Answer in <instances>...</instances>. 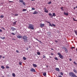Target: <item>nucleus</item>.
Segmentation results:
<instances>
[{"label": "nucleus", "instance_id": "4d7b16f0", "mask_svg": "<svg viewBox=\"0 0 77 77\" xmlns=\"http://www.w3.org/2000/svg\"><path fill=\"white\" fill-rule=\"evenodd\" d=\"M60 9H63V7H61V8H60Z\"/></svg>", "mask_w": 77, "mask_h": 77}, {"label": "nucleus", "instance_id": "680f3d73", "mask_svg": "<svg viewBox=\"0 0 77 77\" xmlns=\"http://www.w3.org/2000/svg\"><path fill=\"white\" fill-rule=\"evenodd\" d=\"M75 8H77V6L75 7Z\"/></svg>", "mask_w": 77, "mask_h": 77}, {"label": "nucleus", "instance_id": "393cba45", "mask_svg": "<svg viewBox=\"0 0 77 77\" xmlns=\"http://www.w3.org/2000/svg\"><path fill=\"white\" fill-rule=\"evenodd\" d=\"M19 65H22V62H19Z\"/></svg>", "mask_w": 77, "mask_h": 77}, {"label": "nucleus", "instance_id": "4be33fe9", "mask_svg": "<svg viewBox=\"0 0 77 77\" xmlns=\"http://www.w3.org/2000/svg\"><path fill=\"white\" fill-rule=\"evenodd\" d=\"M0 18H4V16H3V15H1L0 16Z\"/></svg>", "mask_w": 77, "mask_h": 77}, {"label": "nucleus", "instance_id": "052dcab7", "mask_svg": "<svg viewBox=\"0 0 77 77\" xmlns=\"http://www.w3.org/2000/svg\"><path fill=\"white\" fill-rule=\"evenodd\" d=\"M75 7H74V10H75Z\"/></svg>", "mask_w": 77, "mask_h": 77}, {"label": "nucleus", "instance_id": "a211bd4d", "mask_svg": "<svg viewBox=\"0 0 77 77\" xmlns=\"http://www.w3.org/2000/svg\"><path fill=\"white\" fill-rule=\"evenodd\" d=\"M73 71L74 72H75V73H77V70H76V69H74Z\"/></svg>", "mask_w": 77, "mask_h": 77}, {"label": "nucleus", "instance_id": "c756f323", "mask_svg": "<svg viewBox=\"0 0 77 77\" xmlns=\"http://www.w3.org/2000/svg\"><path fill=\"white\" fill-rule=\"evenodd\" d=\"M23 59L24 60H26V58L25 57H23Z\"/></svg>", "mask_w": 77, "mask_h": 77}, {"label": "nucleus", "instance_id": "c85d7f7f", "mask_svg": "<svg viewBox=\"0 0 77 77\" xmlns=\"http://www.w3.org/2000/svg\"><path fill=\"white\" fill-rule=\"evenodd\" d=\"M37 54L38 55H40V54H41L40 53V52H37Z\"/></svg>", "mask_w": 77, "mask_h": 77}, {"label": "nucleus", "instance_id": "1a4fd4ad", "mask_svg": "<svg viewBox=\"0 0 77 77\" xmlns=\"http://www.w3.org/2000/svg\"><path fill=\"white\" fill-rule=\"evenodd\" d=\"M45 25V24H44L42 23V24H40V27L41 28L42 27H44V26Z\"/></svg>", "mask_w": 77, "mask_h": 77}, {"label": "nucleus", "instance_id": "603ef678", "mask_svg": "<svg viewBox=\"0 0 77 77\" xmlns=\"http://www.w3.org/2000/svg\"><path fill=\"white\" fill-rule=\"evenodd\" d=\"M35 39H36V40H37V41H39V40H38V39H37V38H35Z\"/></svg>", "mask_w": 77, "mask_h": 77}, {"label": "nucleus", "instance_id": "423d86ee", "mask_svg": "<svg viewBox=\"0 0 77 77\" xmlns=\"http://www.w3.org/2000/svg\"><path fill=\"white\" fill-rule=\"evenodd\" d=\"M45 11V12H46V13H48V10H47V8H44V9Z\"/></svg>", "mask_w": 77, "mask_h": 77}, {"label": "nucleus", "instance_id": "a878e982", "mask_svg": "<svg viewBox=\"0 0 77 77\" xmlns=\"http://www.w3.org/2000/svg\"><path fill=\"white\" fill-rule=\"evenodd\" d=\"M27 11V10H26V9H23L22 11L23 12H24V11Z\"/></svg>", "mask_w": 77, "mask_h": 77}, {"label": "nucleus", "instance_id": "2eb2a0df", "mask_svg": "<svg viewBox=\"0 0 77 77\" xmlns=\"http://www.w3.org/2000/svg\"><path fill=\"white\" fill-rule=\"evenodd\" d=\"M43 75L44 76H45L47 75V74L45 72H44L43 73Z\"/></svg>", "mask_w": 77, "mask_h": 77}, {"label": "nucleus", "instance_id": "473e14b6", "mask_svg": "<svg viewBox=\"0 0 77 77\" xmlns=\"http://www.w3.org/2000/svg\"><path fill=\"white\" fill-rule=\"evenodd\" d=\"M12 75L13 76V77H15V75L14 73H13Z\"/></svg>", "mask_w": 77, "mask_h": 77}, {"label": "nucleus", "instance_id": "69168bd1", "mask_svg": "<svg viewBox=\"0 0 77 77\" xmlns=\"http://www.w3.org/2000/svg\"><path fill=\"white\" fill-rule=\"evenodd\" d=\"M47 66V68L48 67V66Z\"/></svg>", "mask_w": 77, "mask_h": 77}, {"label": "nucleus", "instance_id": "bb28decb", "mask_svg": "<svg viewBox=\"0 0 77 77\" xmlns=\"http://www.w3.org/2000/svg\"><path fill=\"white\" fill-rule=\"evenodd\" d=\"M1 39H5V37H1Z\"/></svg>", "mask_w": 77, "mask_h": 77}, {"label": "nucleus", "instance_id": "4468645a", "mask_svg": "<svg viewBox=\"0 0 77 77\" xmlns=\"http://www.w3.org/2000/svg\"><path fill=\"white\" fill-rule=\"evenodd\" d=\"M32 65L33 66H34V67H37V65H36V64H32Z\"/></svg>", "mask_w": 77, "mask_h": 77}, {"label": "nucleus", "instance_id": "e433bc0d", "mask_svg": "<svg viewBox=\"0 0 77 77\" xmlns=\"http://www.w3.org/2000/svg\"><path fill=\"white\" fill-rule=\"evenodd\" d=\"M15 16H18V14H15Z\"/></svg>", "mask_w": 77, "mask_h": 77}, {"label": "nucleus", "instance_id": "58836bf2", "mask_svg": "<svg viewBox=\"0 0 77 77\" xmlns=\"http://www.w3.org/2000/svg\"><path fill=\"white\" fill-rule=\"evenodd\" d=\"M52 25L53 26H54V27H55L56 26V25L54 24H52Z\"/></svg>", "mask_w": 77, "mask_h": 77}, {"label": "nucleus", "instance_id": "7ed1b4c3", "mask_svg": "<svg viewBox=\"0 0 77 77\" xmlns=\"http://www.w3.org/2000/svg\"><path fill=\"white\" fill-rule=\"evenodd\" d=\"M23 39L24 40V42H25L26 43L28 41L27 40V37L26 36H23Z\"/></svg>", "mask_w": 77, "mask_h": 77}, {"label": "nucleus", "instance_id": "dca6fc26", "mask_svg": "<svg viewBox=\"0 0 77 77\" xmlns=\"http://www.w3.org/2000/svg\"><path fill=\"white\" fill-rule=\"evenodd\" d=\"M56 16V14H55V13H53V15L51 17H55Z\"/></svg>", "mask_w": 77, "mask_h": 77}, {"label": "nucleus", "instance_id": "20e7f679", "mask_svg": "<svg viewBox=\"0 0 77 77\" xmlns=\"http://www.w3.org/2000/svg\"><path fill=\"white\" fill-rule=\"evenodd\" d=\"M57 54H58V55H59V57H60V58L62 59H63V56H62V55H61V54H60V53H57Z\"/></svg>", "mask_w": 77, "mask_h": 77}, {"label": "nucleus", "instance_id": "13d9d810", "mask_svg": "<svg viewBox=\"0 0 77 77\" xmlns=\"http://www.w3.org/2000/svg\"><path fill=\"white\" fill-rule=\"evenodd\" d=\"M51 50H54V49H53V48H51Z\"/></svg>", "mask_w": 77, "mask_h": 77}, {"label": "nucleus", "instance_id": "ea45409f", "mask_svg": "<svg viewBox=\"0 0 77 77\" xmlns=\"http://www.w3.org/2000/svg\"><path fill=\"white\" fill-rule=\"evenodd\" d=\"M38 41L39 42H40V43H42V42H41V40H38Z\"/></svg>", "mask_w": 77, "mask_h": 77}, {"label": "nucleus", "instance_id": "b1692460", "mask_svg": "<svg viewBox=\"0 0 77 77\" xmlns=\"http://www.w3.org/2000/svg\"><path fill=\"white\" fill-rule=\"evenodd\" d=\"M49 16H51V17H52V14H51V13H50L49 14Z\"/></svg>", "mask_w": 77, "mask_h": 77}, {"label": "nucleus", "instance_id": "864d4df0", "mask_svg": "<svg viewBox=\"0 0 77 77\" xmlns=\"http://www.w3.org/2000/svg\"><path fill=\"white\" fill-rule=\"evenodd\" d=\"M73 20L74 21H76V20H75V19H74V18H73Z\"/></svg>", "mask_w": 77, "mask_h": 77}, {"label": "nucleus", "instance_id": "8fccbe9b", "mask_svg": "<svg viewBox=\"0 0 77 77\" xmlns=\"http://www.w3.org/2000/svg\"><path fill=\"white\" fill-rule=\"evenodd\" d=\"M16 52H17V53H19V51H18L17 50V51H16Z\"/></svg>", "mask_w": 77, "mask_h": 77}, {"label": "nucleus", "instance_id": "c03bdc74", "mask_svg": "<svg viewBox=\"0 0 77 77\" xmlns=\"http://www.w3.org/2000/svg\"><path fill=\"white\" fill-rule=\"evenodd\" d=\"M2 57V55H0V59H1Z\"/></svg>", "mask_w": 77, "mask_h": 77}, {"label": "nucleus", "instance_id": "aec40b11", "mask_svg": "<svg viewBox=\"0 0 77 77\" xmlns=\"http://www.w3.org/2000/svg\"><path fill=\"white\" fill-rule=\"evenodd\" d=\"M17 23V21H16L15 22H14L13 23V25H16V24Z\"/></svg>", "mask_w": 77, "mask_h": 77}, {"label": "nucleus", "instance_id": "5fc2aeb1", "mask_svg": "<svg viewBox=\"0 0 77 77\" xmlns=\"http://www.w3.org/2000/svg\"><path fill=\"white\" fill-rule=\"evenodd\" d=\"M12 40H15V38H13L12 39Z\"/></svg>", "mask_w": 77, "mask_h": 77}, {"label": "nucleus", "instance_id": "9b49d317", "mask_svg": "<svg viewBox=\"0 0 77 77\" xmlns=\"http://www.w3.org/2000/svg\"><path fill=\"white\" fill-rule=\"evenodd\" d=\"M47 23H49V26H51V27H53V26H52V25H51V23H50V22H47Z\"/></svg>", "mask_w": 77, "mask_h": 77}, {"label": "nucleus", "instance_id": "5701e85b", "mask_svg": "<svg viewBox=\"0 0 77 77\" xmlns=\"http://www.w3.org/2000/svg\"><path fill=\"white\" fill-rule=\"evenodd\" d=\"M76 35H77V30H75L74 31Z\"/></svg>", "mask_w": 77, "mask_h": 77}, {"label": "nucleus", "instance_id": "338daca9", "mask_svg": "<svg viewBox=\"0 0 77 77\" xmlns=\"http://www.w3.org/2000/svg\"><path fill=\"white\" fill-rule=\"evenodd\" d=\"M3 77H5V76H3Z\"/></svg>", "mask_w": 77, "mask_h": 77}, {"label": "nucleus", "instance_id": "3c124183", "mask_svg": "<svg viewBox=\"0 0 77 77\" xmlns=\"http://www.w3.org/2000/svg\"><path fill=\"white\" fill-rule=\"evenodd\" d=\"M35 39H36V40H37V41H39V40H38V39H37V38H35Z\"/></svg>", "mask_w": 77, "mask_h": 77}, {"label": "nucleus", "instance_id": "a19ab883", "mask_svg": "<svg viewBox=\"0 0 77 77\" xmlns=\"http://www.w3.org/2000/svg\"><path fill=\"white\" fill-rule=\"evenodd\" d=\"M73 63L75 64V65H77V63H75V61H74Z\"/></svg>", "mask_w": 77, "mask_h": 77}, {"label": "nucleus", "instance_id": "37998d69", "mask_svg": "<svg viewBox=\"0 0 77 77\" xmlns=\"http://www.w3.org/2000/svg\"><path fill=\"white\" fill-rule=\"evenodd\" d=\"M72 48H75L74 47H72L71 48V49H72Z\"/></svg>", "mask_w": 77, "mask_h": 77}, {"label": "nucleus", "instance_id": "72a5a7b5", "mask_svg": "<svg viewBox=\"0 0 77 77\" xmlns=\"http://www.w3.org/2000/svg\"><path fill=\"white\" fill-rule=\"evenodd\" d=\"M23 5H26V3H25V2H22Z\"/></svg>", "mask_w": 77, "mask_h": 77}, {"label": "nucleus", "instance_id": "0e129e2a", "mask_svg": "<svg viewBox=\"0 0 77 77\" xmlns=\"http://www.w3.org/2000/svg\"><path fill=\"white\" fill-rule=\"evenodd\" d=\"M50 57L51 58V57Z\"/></svg>", "mask_w": 77, "mask_h": 77}, {"label": "nucleus", "instance_id": "e2e57ef3", "mask_svg": "<svg viewBox=\"0 0 77 77\" xmlns=\"http://www.w3.org/2000/svg\"><path fill=\"white\" fill-rule=\"evenodd\" d=\"M76 51H77V48L76 49Z\"/></svg>", "mask_w": 77, "mask_h": 77}, {"label": "nucleus", "instance_id": "de8ad7c7", "mask_svg": "<svg viewBox=\"0 0 77 77\" xmlns=\"http://www.w3.org/2000/svg\"><path fill=\"white\" fill-rule=\"evenodd\" d=\"M55 42H58V41H57V40H55Z\"/></svg>", "mask_w": 77, "mask_h": 77}, {"label": "nucleus", "instance_id": "6e6552de", "mask_svg": "<svg viewBox=\"0 0 77 77\" xmlns=\"http://www.w3.org/2000/svg\"><path fill=\"white\" fill-rule=\"evenodd\" d=\"M17 38H19V39H20V38H23V36L21 35H18L17 36Z\"/></svg>", "mask_w": 77, "mask_h": 77}, {"label": "nucleus", "instance_id": "f8f14e48", "mask_svg": "<svg viewBox=\"0 0 77 77\" xmlns=\"http://www.w3.org/2000/svg\"><path fill=\"white\" fill-rule=\"evenodd\" d=\"M64 15H66V16H68V13H66L65 12L64 13Z\"/></svg>", "mask_w": 77, "mask_h": 77}, {"label": "nucleus", "instance_id": "79ce46f5", "mask_svg": "<svg viewBox=\"0 0 77 77\" xmlns=\"http://www.w3.org/2000/svg\"><path fill=\"white\" fill-rule=\"evenodd\" d=\"M9 2H11V3H13V2H14L13 1H9Z\"/></svg>", "mask_w": 77, "mask_h": 77}, {"label": "nucleus", "instance_id": "bf43d9fd", "mask_svg": "<svg viewBox=\"0 0 77 77\" xmlns=\"http://www.w3.org/2000/svg\"><path fill=\"white\" fill-rule=\"evenodd\" d=\"M69 60H70V61H71V60H72L71 59H70Z\"/></svg>", "mask_w": 77, "mask_h": 77}, {"label": "nucleus", "instance_id": "f257e3e1", "mask_svg": "<svg viewBox=\"0 0 77 77\" xmlns=\"http://www.w3.org/2000/svg\"><path fill=\"white\" fill-rule=\"evenodd\" d=\"M69 76L71 77H77V76L75 74L72 72H70L69 73Z\"/></svg>", "mask_w": 77, "mask_h": 77}, {"label": "nucleus", "instance_id": "f704fd0d", "mask_svg": "<svg viewBox=\"0 0 77 77\" xmlns=\"http://www.w3.org/2000/svg\"><path fill=\"white\" fill-rule=\"evenodd\" d=\"M6 68L7 69H8L9 68V66H6Z\"/></svg>", "mask_w": 77, "mask_h": 77}, {"label": "nucleus", "instance_id": "7c9ffc66", "mask_svg": "<svg viewBox=\"0 0 77 77\" xmlns=\"http://www.w3.org/2000/svg\"><path fill=\"white\" fill-rule=\"evenodd\" d=\"M48 3V4H49V5H50V4H51V1L49 2Z\"/></svg>", "mask_w": 77, "mask_h": 77}, {"label": "nucleus", "instance_id": "cd10ccee", "mask_svg": "<svg viewBox=\"0 0 77 77\" xmlns=\"http://www.w3.org/2000/svg\"><path fill=\"white\" fill-rule=\"evenodd\" d=\"M54 59H55V60H58V59L56 57H55L54 58Z\"/></svg>", "mask_w": 77, "mask_h": 77}, {"label": "nucleus", "instance_id": "ddd939ff", "mask_svg": "<svg viewBox=\"0 0 77 77\" xmlns=\"http://www.w3.org/2000/svg\"><path fill=\"white\" fill-rule=\"evenodd\" d=\"M65 52L66 53H68V50H67V49L66 48H65Z\"/></svg>", "mask_w": 77, "mask_h": 77}, {"label": "nucleus", "instance_id": "0eeeda50", "mask_svg": "<svg viewBox=\"0 0 77 77\" xmlns=\"http://www.w3.org/2000/svg\"><path fill=\"white\" fill-rule=\"evenodd\" d=\"M11 30H12V31H14L15 30H16V29L15 28L11 27Z\"/></svg>", "mask_w": 77, "mask_h": 77}, {"label": "nucleus", "instance_id": "6e6d98bb", "mask_svg": "<svg viewBox=\"0 0 77 77\" xmlns=\"http://www.w3.org/2000/svg\"><path fill=\"white\" fill-rule=\"evenodd\" d=\"M2 58H3V59H5V57H2Z\"/></svg>", "mask_w": 77, "mask_h": 77}, {"label": "nucleus", "instance_id": "f03ea898", "mask_svg": "<svg viewBox=\"0 0 77 77\" xmlns=\"http://www.w3.org/2000/svg\"><path fill=\"white\" fill-rule=\"evenodd\" d=\"M29 29L33 30L34 29V25L32 24H29L28 27Z\"/></svg>", "mask_w": 77, "mask_h": 77}, {"label": "nucleus", "instance_id": "09e8293b", "mask_svg": "<svg viewBox=\"0 0 77 77\" xmlns=\"http://www.w3.org/2000/svg\"><path fill=\"white\" fill-rule=\"evenodd\" d=\"M51 56H53V54H53L51 53Z\"/></svg>", "mask_w": 77, "mask_h": 77}, {"label": "nucleus", "instance_id": "412c9836", "mask_svg": "<svg viewBox=\"0 0 77 77\" xmlns=\"http://www.w3.org/2000/svg\"><path fill=\"white\" fill-rule=\"evenodd\" d=\"M1 68H2V69H5V67L3 66H1Z\"/></svg>", "mask_w": 77, "mask_h": 77}, {"label": "nucleus", "instance_id": "f3484780", "mask_svg": "<svg viewBox=\"0 0 77 77\" xmlns=\"http://www.w3.org/2000/svg\"><path fill=\"white\" fill-rule=\"evenodd\" d=\"M55 69L56 71H59V69L58 68H56Z\"/></svg>", "mask_w": 77, "mask_h": 77}, {"label": "nucleus", "instance_id": "39448f33", "mask_svg": "<svg viewBox=\"0 0 77 77\" xmlns=\"http://www.w3.org/2000/svg\"><path fill=\"white\" fill-rule=\"evenodd\" d=\"M30 71L31 72H36V70L33 68H32L30 69Z\"/></svg>", "mask_w": 77, "mask_h": 77}, {"label": "nucleus", "instance_id": "9d476101", "mask_svg": "<svg viewBox=\"0 0 77 77\" xmlns=\"http://www.w3.org/2000/svg\"><path fill=\"white\" fill-rule=\"evenodd\" d=\"M38 14V12L36 11H34V12L33 13V14Z\"/></svg>", "mask_w": 77, "mask_h": 77}, {"label": "nucleus", "instance_id": "4c0bfd02", "mask_svg": "<svg viewBox=\"0 0 77 77\" xmlns=\"http://www.w3.org/2000/svg\"><path fill=\"white\" fill-rule=\"evenodd\" d=\"M11 34L13 35H15V34H14V33H11Z\"/></svg>", "mask_w": 77, "mask_h": 77}, {"label": "nucleus", "instance_id": "2f4dec72", "mask_svg": "<svg viewBox=\"0 0 77 77\" xmlns=\"http://www.w3.org/2000/svg\"><path fill=\"white\" fill-rule=\"evenodd\" d=\"M43 58H44V59H45V58L46 57H45V55H43L42 57Z\"/></svg>", "mask_w": 77, "mask_h": 77}, {"label": "nucleus", "instance_id": "a18cd8bd", "mask_svg": "<svg viewBox=\"0 0 77 77\" xmlns=\"http://www.w3.org/2000/svg\"><path fill=\"white\" fill-rule=\"evenodd\" d=\"M32 10H35V8H32Z\"/></svg>", "mask_w": 77, "mask_h": 77}, {"label": "nucleus", "instance_id": "6ab92c4d", "mask_svg": "<svg viewBox=\"0 0 77 77\" xmlns=\"http://www.w3.org/2000/svg\"><path fill=\"white\" fill-rule=\"evenodd\" d=\"M19 2L20 3H23V0H19Z\"/></svg>", "mask_w": 77, "mask_h": 77}, {"label": "nucleus", "instance_id": "49530a36", "mask_svg": "<svg viewBox=\"0 0 77 77\" xmlns=\"http://www.w3.org/2000/svg\"><path fill=\"white\" fill-rule=\"evenodd\" d=\"M0 32H2V30L1 29H0Z\"/></svg>", "mask_w": 77, "mask_h": 77}, {"label": "nucleus", "instance_id": "c9c22d12", "mask_svg": "<svg viewBox=\"0 0 77 77\" xmlns=\"http://www.w3.org/2000/svg\"><path fill=\"white\" fill-rule=\"evenodd\" d=\"M60 74L61 75H63V73H62V72H60Z\"/></svg>", "mask_w": 77, "mask_h": 77}]
</instances>
